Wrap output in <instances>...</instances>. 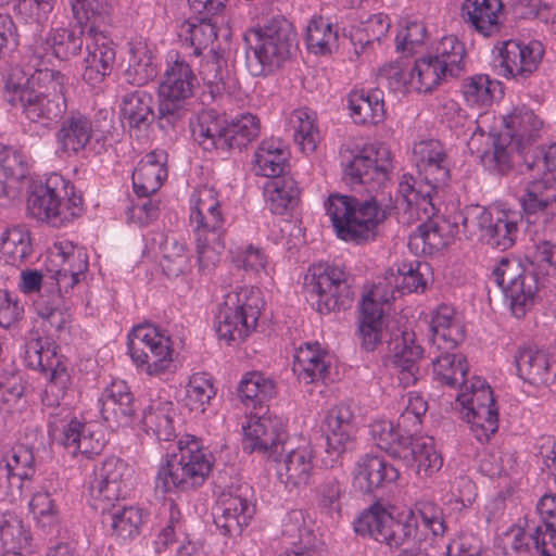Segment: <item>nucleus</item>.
<instances>
[{
	"label": "nucleus",
	"mask_w": 556,
	"mask_h": 556,
	"mask_svg": "<svg viewBox=\"0 0 556 556\" xmlns=\"http://www.w3.org/2000/svg\"><path fill=\"white\" fill-rule=\"evenodd\" d=\"M26 175L24 156L15 150L0 151V200L13 198L20 180Z\"/></svg>",
	"instance_id": "6e6d98bb"
},
{
	"label": "nucleus",
	"mask_w": 556,
	"mask_h": 556,
	"mask_svg": "<svg viewBox=\"0 0 556 556\" xmlns=\"http://www.w3.org/2000/svg\"><path fill=\"white\" fill-rule=\"evenodd\" d=\"M380 289L381 285L374 286L362 300L358 326L362 346L372 352L386 342L393 355L397 379L407 388L415 384L420 377L419 362L424 356V349L418 344L413 329L400 326L399 321H387L381 301H387L388 294L380 295Z\"/></svg>",
	"instance_id": "f257e3e1"
},
{
	"label": "nucleus",
	"mask_w": 556,
	"mask_h": 556,
	"mask_svg": "<svg viewBox=\"0 0 556 556\" xmlns=\"http://www.w3.org/2000/svg\"><path fill=\"white\" fill-rule=\"evenodd\" d=\"M544 47L538 40H506L494 48V72L506 79L522 81L535 73L542 63Z\"/></svg>",
	"instance_id": "6ab92c4d"
},
{
	"label": "nucleus",
	"mask_w": 556,
	"mask_h": 556,
	"mask_svg": "<svg viewBox=\"0 0 556 556\" xmlns=\"http://www.w3.org/2000/svg\"><path fill=\"white\" fill-rule=\"evenodd\" d=\"M350 115L356 124H378L384 117L382 91L354 90L349 98Z\"/></svg>",
	"instance_id": "49530a36"
},
{
	"label": "nucleus",
	"mask_w": 556,
	"mask_h": 556,
	"mask_svg": "<svg viewBox=\"0 0 556 556\" xmlns=\"http://www.w3.org/2000/svg\"><path fill=\"white\" fill-rule=\"evenodd\" d=\"M501 84L488 75L478 74L466 78L462 85L465 101L471 106H488L492 103Z\"/></svg>",
	"instance_id": "774afa93"
},
{
	"label": "nucleus",
	"mask_w": 556,
	"mask_h": 556,
	"mask_svg": "<svg viewBox=\"0 0 556 556\" xmlns=\"http://www.w3.org/2000/svg\"><path fill=\"white\" fill-rule=\"evenodd\" d=\"M539 276L527 261L525 263L516 257H503L494 267L492 277L501 287L516 317L525 316L533 304L539 290Z\"/></svg>",
	"instance_id": "2eb2a0df"
},
{
	"label": "nucleus",
	"mask_w": 556,
	"mask_h": 556,
	"mask_svg": "<svg viewBox=\"0 0 556 556\" xmlns=\"http://www.w3.org/2000/svg\"><path fill=\"white\" fill-rule=\"evenodd\" d=\"M329 365L330 357L319 343H306L294 354L293 371L299 380L308 384L324 379Z\"/></svg>",
	"instance_id": "79ce46f5"
},
{
	"label": "nucleus",
	"mask_w": 556,
	"mask_h": 556,
	"mask_svg": "<svg viewBox=\"0 0 556 556\" xmlns=\"http://www.w3.org/2000/svg\"><path fill=\"white\" fill-rule=\"evenodd\" d=\"M515 362L519 377L533 386H545L553 380L551 356L547 351L536 346L518 350Z\"/></svg>",
	"instance_id": "ea45409f"
},
{
	"label": "nucleus",
	"mask_w": 556,
	"mask_h": 556,
	"mask_svg": "<svg viewBox=\"0 0 556 556\" xmlns=\"http://www.w3.org/2000/svg\"><path fill=\"white\" fill-rule=\"evenodd\" d=\"M213 467V457L194 435L178 441V452L168 455L155 477V489L163 493L193 490L204 483Z\"/></svg>",
	"instance_id": "39448f33"
},
{
	"label": "nucleus",
	"mask_w": 556,
	"mask_h": 556,
	"mask_svg": "<svg viewBox=\"0 0 556 556\" xmlns=\"http://www.w3.org/2000/svg\"><path fill=\"white\" fill-rule=\"evenodd\" d=\"M111 529L116 538L127 541L131 540L140 533L143 525L142 510L138 507H116L114 505L109 511Z\"/></svg>",
	"instance_id": "052dcab7"
},
{
	"label": "nucleus",
	"mask_w": 556,
	"mask_h": 556,
	"mask_svg": "<svg viewBox=\"0 0 556 556\" xmlns=\"http://www.w3.org/2000/svg\"><path fill=\"white\" fill-rule=\"evenodd\" d=\"M67 78L60 71L34 70L28 75L22 67H11L4 77L2 97L11 104H21L26 119L50 127L67 110L65 98Z\"/></svg>",
	"instance_id": "f03ea898"
},
{
	"label": "nucleus",
	"mask_w": 556,
	"mask_h": 556,
	"mask_svg": "<svg viewBox=\"0 0 556 556\" xmlns=\"http://www.w3.org/2000/svg\"><path fill=\"white\" fill-rule=\"evenodd\" d=\"M26 208L33 218L62 227L80 215L83 198L68 179L52 173L43 181L30 186Z\"/></svg>",
	"instance_id": "423d86ee"
},
{
	"label": "nucleus",
	"mask_w": 556,
	"mask_h": 556,
	"mask_svg": "<svg viewBox=\"0 0 556 556\" xmlns=\"http://www.w3.org/2000/svg\"><path fill=\"white\" fill-rule=\"evenodd\" d=\"M242 448L248 453H258L268 458L281 455L288 443V434L281 418L262 413L247 412L242 422Z\"/></svg>",
	"instance_id": "f3484780"
},
{
	"label": "nucleus",
	"mask_w": 556,
	"mask_h": 556,
	"mask_svg": "<svg viewBox=\"0 0 556 556\" xmlns=\"http://www.w3.org/2000/svg\"><path fill=\"white\" fill-rule=\"evenodd\" d=\"M431 341L438 350H454L465 338L464 326L448 305L437 308L431 318Z\"/></svg>",
	"instance_id": "37998d69"
},
{
	"label": "nucleus",
	"mask_w": 556,
	"mask_h": 556,
	"mask_svg": "<svg viewBox=\"0 0 556 556\" xmlns=\"http://www.w3.org/2000/svg\"><path fill=\"white\" fill-rule=\"evenodd\" d=\"M238 393L247 409L262 413L267 409L264 402L275 395L276 386L261 372H248L240 381Z\"/></svg>",
	"instance_id": "de8ad7c7"
},
{
	"label": "nucleus",
	"mask_w": 556,
	"mask_h": 556,
	"mask_svg": "<svg viewBox=\"0 0 556 556\" xmlns=\"http://www.w3.org/2000/svg\"><path fill=\"white\" fill-rule=\"evenodd\" d=\"M176 418L175 404L157 397L151 400L142 409L140 422L147 433L153 434L160 441H170L176 437Z\"/></svg>",
	"instance_id": "4c0bfd02"
},
{
	"label": "nucleus",
	"mask_w": 556,
	"mask_h": 556,
	"mask_svg": "<svg viewBox=\"0 0 556 556\" xmlns=\"http://www.w3.org/2000/svg\"><path fill=\"white\" fill-rule=\"evenodd\" d=\"M22 377L10 374L0 378V420L20 413L25 406Z\"/></svg>",
	"instance_id": "e2e57ef3"
},
{
	"label": "nucleus",
	"mask_w": 556,
	"mask_h": 556,
	"mask_svg": "<svg viewBox=\"0 0 556 556\" xmlns=\"http://www.w3.org/2000/svg\"><path fill=\"white\" fill-rule=\"evenodd\" d=\"M92 134L91 121L79 112H71L54 134L56 155L60 157L77 155L86 149Z\"/></svg>",
	"instance_id": "c756f323"
},
{
	"label": "nucleus",
	"mask_w": 556,
	"mask_h": 556,
	"mask_svg": "<svg viewBox=\"0 0 556 556\" xmlns=\"http://www.w3.org/2000/svg\"><path fill=\"white\" fill-rule=\"evenodd\" d=\"M520 203L530 223H542L545 226L556 223L555 182L534 178L527 185Z\"/></svg>",
	"instance_id": "cd10ccee"
},
{
	"label": "nucleus",
	"mask_w": 556,
	"mask_h": 556,
	"mask_svg": "<svg viewBox=\"0 0 556 556\" xmlns=\"http://www.w3.org/2000/svg\"><path fill=\"white\" fill-rule=\"evenodd\" d=\"M88 27H83L79 35L64 27L51 29L45 39H36L29 47L27 66L33 70L48 68L46 64L52 58L65 61L78 55Z\"/></svg>",
	"instance_id": "412c9836"
},
{
	"label": "nucleus",
	"mask_w": 556,
	"mask_h": 556,
	"mask_svg": "<svg viewBox=\"0 0 556 556\" xmlns=\"http://www.w3.org/2000/svg\"><path fill=\"white\" fill-rule=\"evenodd\" d=\"M542 127L543 121L533 110L515 108L503 117V129L493 137L492 149L481 155L483 166L501 175L508 173L516 156L536 140Z\"/></svg>",
	"instance_id": "20e7f679"
},
{
	"label": "nucleus",
	"mask_w": 556,
	"mask_h": 556,
	"mask_svg": "<svg viewBox=\"0 0 556 556\" xmlns=\"http://www.w3.org/2000/svg\"><path fill=\"white\" fill-rule=\"evenodd\" d=\"M197 86L198 78L190 64L177 53L170 54L157 87V118L162 129H173L182 123Z\"/></svg>",
	"instance_id": "6e6552de"
},
{
	"label": "nucleus",
	"mask_w": 556,
	"mask_h": 556,
	"mask_svg": "<svg viewBox=\"0 0 556 556\" xmlns=\"http://www.w3.org/2000/svg\"><path fill=\"white\" fill-rule=\"evenodd\" d=\"M264 195L269 210L281 215L298 200L299 189L292 179L279 177L265 184Z\"/></svg>",
	"instance_id": "680f3d73"
},
{
	"label": "nucleus",
	"mask_w": 556,
	"mask_h": 556,
	"mask_svg": "<svg viewBox=\"0 0 556 556\" xmlns=\"http://www.w3.org/2000/svg\"><path fill=\"white\" fill-rule=\"evenodd\" d=\"M160 250L162 268L168 277H179L191 271L192 254L184 239L174 233L162 235Z\"/></svg>",
	"instance_id": "c03bdc74"
},
{
	"label": "nucleus",
	"mask_w": 556,
	"mask_h": 556,
	"mask_svg": "<svg viewBox=\"0 0 556 556\" xmlns=\"http://www.w3.org/2000/svg\"><path fill=\"white\" fill-rule=\"evenodd\" d=\"M288 151L275 138L264 139L254 153L253 170L256 175L279 178L287 165Z\"/></svg>",
	"instance_id": "a18cd8bd"
},
{
	"label": "nucleus",
	"mask_w": 556,
	"mask_h": 556,
	"mask_svg": "<svg viewBox=\"0 0 556 556\" xmlns=\"http://www.w3.org/2000/svg\"><path fill=\"white\" fill-rule=\"evenodd\" d=\"M264 306L262 292L256 287L243 286L229 291L215 317L218 338L228 344L244 341L255 330Z\"/></svg>",
	"instance_id": "1a4fd4ad"
},
{
	"label": "nucleus",
	"mask_w": 556,
	"mask_h": 556,
	"mask_svg": "<svg viewBox=\"0 0 556 556\" xmlns=\"http://www.w3.org/2000/svg\"><path fill=\"white\" fill-rule=\"evenodd\" d=\"M504 556H556V538L543 533L541 526L533 533L522 528H511L502 539Z\"/></svg>",
	"instance_id": "c85d7f7f"
},
{
	"label": "nucleus",
	"mask_w": 556,
	"mask_h": 556,
	"mask_svg": "<svg viewBox=\"0 0 556 556\" xmlns=\"http://www.w3.org/2000/svg\"><path fill=\"white\" fill-rule=\"evenodd\" d=\"M288 129L303 153L311 154L316 150L320 135L315 112L306 108L294 110L289 116Z\"/></svg>",
	"instance_id": "09e8293b"
},
{
	"label": "nucleus",
	"mask_w": 556,
	"mask_h": 556,
	"mask_svg": "<svg viewBox=\"0 0 556 556\" xmlns=\"http://www.w3.org/2000/svg\"><path fill=\"white\" fill-rule=\"evenodd\" d=\"M227 123L213 111L201 112L191 123V131L195 141L205 150L226 146Z\"/></svg>",
	"instance_id": "603ef678"
},
{
	"label": "nucleus",
	"mask_w": 556,
	"mask_h": 556,
	"mask_svg": "<svg viewBox=\"0 0 556 556\" xmlns=\"http://www.w3.org/2000/svg\"><path fill=\"white\" fill-rule=\"evenodd\" d=\"M61 294L59 292L51 299L40 296L35 303V309L37 316L41 319V326L50 334L59 336L67 331L72 321L68 309L61 306Z\"/></svg>",
	"instance_id": "864d4df0"
},
{
	"label": "nucleus",
	"mask_w": 556,
	"mask_h": 556,
	"mask_svg": "<svg viewBox=\"0 0 556 556\" xmlns=\"http://www.w3.org/2000/svg\"><path fill=\"white\" fill-rule=\"evenodd\" d=\"M354 420L349 404L341 403L327 412L325 424L328 453L340 455L352 445L356 432Z\"/></svg>",
	"instance_id": "473e14b6"
},
{
	"label": "nucleus",
	"mask_w": 556,
	"mask_h": 556,
	"mask_svg": "<svg viewBox=\"0 0 556 556\" xmlns=\"http://www.w3.org/2000/svg\"><path fill=\"white\" fill-rule=\"evenodd\" d=\"M34 454L24 445L13 447L0 462V488L13 494L34 473Z\"/></svg>",
	"instance_id": "58836bf2"
},
{
	"label": "nucleus",
	"mask_w": 556,
	"mask_h": 556,
	"mask_svg": "<svg viewBox=\"0 0 556 556\" xmlns=\"http://www.w3.org/2000/svg\"><path fill=\"white\" fill-rule=\"evenodd\" d=\"M199 270L210 271L218 262L226 248V217L190 213Z\"/></svg>",
	"instance_id": "5701e85b"
},
{
	"label": "nucleus",
	"mask_w": 556,
	"mask_h": 556,
	"mask_svg": "<svg viewBox=\"0 0 556 556\" xmlns=\"http://www.w3.org/2000/svg\"><path fill=\"white\" fill-rule=\"evenodd\" d=\"M33 245L29 230L24 226H14L1 237L0 253L5 263L18 266L31 254Z\"/></svg>",
	"instance_id": "13d9d810"
},
{
	"label": "nucleus",
	"mask_w": 556,
	"mask_h": 556,
	"mask_svg": "<svg viewBox=\"0 0 556 556\" xmlns=\"http://www.w3.org/2000/svg\"><path fill=\"white\" fill-rule=\"evenodd\" d=\"M399 476V470L381 456L366 454L356 464L353 481L359 491L371 493L394 482Z\"/></svg>",
	"instance_id": "f704fd0d"
},
{
	"label": "nucleus",
	"mask_w": 556,
	"mask_h": 556,
	"mask_svg": "<svg viewBox=\"0 0 556 556\" xmlns=\"http://www.w3.org/2000/svg\"><path fill=\"white\" fill-rule=\"evenodd\" d=\"M278 480L289 490L306 485L314 469V453L309 444L292 446L288 441L286 450L276 458Z\"/></svg>",
	"instance_id": "a878e982"
},
{
	"label": "nucleus",
	"mask_w": 556,
	"mask_h": 556,
	"mask_svg": "<svg viewBox=\"0 0 556 556\" xmlns=\"http://www.w3.org/2000/svg\"><path fill=\"white\" fill-rule=\"evenodd\" d=\"M134 485V469L118 457L105 458L94 467L89 481L91 505L104 514L114 507L119 498L125 497Z\"/></svg>",
	"instance_id": "dca6fc26"
},
{
	"label": "nucleus",
	"mask_w": 556,
	"mask_h": 556,
	"mask_svg": "<svg viewBox=\"0 0 556 556\" xmlns=\"http://www.w3.org/2000/svg\"><path fill=\"white\" fill-rule=\"evenodd\" d=\"M261 132L260 118L252 113H242L231 119L226 126V146L232 148H244Z\"/></svg>",
	"instance_id": "bf43d9fd"
},
{
	"label": "nucleus",
	"mask_w": 556,
	"mask_h": 556,
	"mask_svg": "<svg viewBox=\"0 0 556 556\" xmlns=\"http://www.w3.org/2000/svg\"><path fill=\"white\" fill-rule=\"evenodd\" d=\"M50 433L73 456L80 454L89 458L99 454L104 446L100 431L75 417L64 420L61 427L52 422Z\"/></svg>",
	"instance_id": "b1692460"
},
{
	"label": "nucleus",
	"mask_w": 556,
	"mask_h": 556,
	"mask_svg": "<svg viewBox=\"0 0 556 556\" xmlns=\"http://www.w3.org/2000/svg\"><path fill=\"white\" fill-rule=\"evenodd\" d=\"M337 236L356 243L374 240L386 215L374 199L359 201L348 194H330L325 203Z\"/></svg>",
	"instance_id": "0eeeda50"
},
{
	"label": "nucleus",
	"mask_w": 556,
	"mask_h": 556,
	"mask_svg": "<svg viewBox=\"0 0 556 556\" xmlns=\"http://www.w3.org/2000/svg\"><path fill=\"white\" fill-rule=\"evenodd\" d=\"M24 358L28 367L49 372L42 403L49 407L59 406L66 395L71 377L56 354V348L39 339L31 340L26 344Z\"/></svg>",
	"instance_id": "a211bd4d"
},
{
	"label": "nucleus",
	"mask_w": 556,
	"mask_h": 556,
	"mask_svg": "<svg viewBox=\"0 0 556 556\" xmlns=\"http://www.w3.org/2000/svg\"><path fill=\"white\" fill-rule=\"evenodd\" d=\"M447 74L444 66L431 55L419 58L408 71V88L417 92H430Z\"/></svg>",
	"instance_id": "3c124183"
},
{
	"label": "nucleus",
	"mask_w": 556,
	"mask_h": 556,
	"mask_svg": "<svg viewBox=\"0 0 556 556\" xmlns=\"http://www.w3.org/2000/svg\"><path fill=\"white\" fill-rule=\"evenodd\" d=\"M98 405L110 428L127 426L135 413L134 397L125 381H113L102 392Z\"/></svg>",
	"instance_id": "7c9ffc66"
},
{
	"label": "nucleus",
	"mask_w": 556,
	"mask_h": 556,
	"mask_svg": "<svg viewBox=\"0 0 556 556\" xmlns=\"http://www.w3.org/2000/svg\"><path fill=\"white\" fill-rule=\"evenodd\" d=\"M429 265L422 262L401 263L386 270L384 276L375 286H380V295L388 294V303L396 294L419 293L427 288Z\"/></svg>",
	"instance_id": "bb28decb"
},
{
	"label": "nucleus",
	"mask_w": 556,
	"mask_h": 556,
	"mask_svg": "<svg viewBox=\"0 0 556 556\" xmlns=\"http://www.w3.org/2000/svg\"><path fill=\"white\" fill-rule=\"evenodd\" d=\"M397 458L406 466L413 467L417 475L425 477L439 471L443 465L433 438L428 435H409Z\"/></svg>",
	"instance_id": "72a5a7b5"
},
{
	"label": "nucleus",
	"mask_w": 556,
	"mask_h": 556,
	"mask_svg": "<svg viewBox=\"0 0 556 556\" xmlns=\"http://www.w3.org/2000/svg\"><path fill=\"white\" fill-rule=\"evenodd\" d=\"M294 36L292 25L286 18H274L252 29L245 36L251 73L261 76L279 68L290 56Z\"/></svg>",
	"instance_id": "9d476101"
},
{
	"label": "nucleus",
	"mask_w": 556,
	"mask_h": 556,
	"mask_svg": "<svg viewBox=\"0 0 556 556\" xmlns=\"http://www.w3.org/2000/svg\"><path fill=\"white\" fill-rule=\"evenodd\" d=\"M181 30L193 47L194 55H201L203 51L214 47L217 38L216 21L213 17L190 18L182 25Z\"/></svg>",
	"instance_id": "69168bd1"
},
{
	"label": "nucleus",
	"mask_w": 556,
	"mask_h": 556,
	"mask_svg": "<svg viewBox=\"0 0 556 556\" xmlns=\"http://www.w3.org/2000/svg\"><path fill=\"white\" fill-rule=\"evenodd\" d=\"M282 531L288 538L298 539L299 541L293 542L292 549L286 551L279 556H314L315 538L305 523L302 510H292L287 515Z\"/></svg>",
	"instance_id": "5fc2aeb1"
},
{
	"label": "nucleus",
	"mask_w": 556,
	"mask_h": 556,
	"mask_svg": "<svg viewBox=\"0 0 556 556\" xmlns=\"http://www.w3.org/2000/svg\"><path fill=\"white\" fill-rule=\"evenodd\" d=\"M46 265L58 292L67 293L85 279L89 266L88 254L84 247L66 239L58 240L48 250Z\"/></svg>",
	"instance_id": "aec40b11"
},
{
	"label": "nucleus",
	"mask_w": 556,
	"mask_h": 556,
	"mask_svg": "<svg viewBox=\"0 0 556 556\" xmlns=\"http://www.w3.org/2000/svg\"><path fill=\"white\" fill-rule=\"evenodd\" d=\"M520 219V214L516 211L498 207L488 210L475 205L466 207L455 216V224L458 220L462 223L465 235L475 236L480 232V237L488 244L506 250L516 241ZM456 227L458 228V225Z\"/></svg>",
	"instance_id": "9b49d317"
},
{
	"label": "nucleus",
	"mask_w": 556,
	"mask_h": 556,
	"mask_svg": "<svg viewBox=\"0 0 556 556\" xmlns=\"http://www.w3.org/2000/svg\"><path fill=\"white\" fill-rule=\"evenodd\" d=\"M121 118L131 130H147L155 118L153 96L146 90H135L122 97Z\"/></svg>",
	"instance_id": "a19ab883"
},
{
	"label": "nucleus",
	"mask_w": 556,
	"mask_h": 556,
	"mask_svg": "<svg viewBox=\"0 0 556 556\" xmlns=\"http://www.w3.org/2000/svg\"><path fill=\"white\" fill-rule=\"evenodd\" d=\"M460 11L465 23L482 36L500 33L503 14L501 0H464Z\"/></svg>",
	"instance_id": "e433bc0d"
},
{
	"label": "nucleus",
	"mask_w": 556,
	"mask_h": 556,
	"mask_svg": "<svg viewBox=\"0 0 556 556\" xmlns=\"http://www.w3.org/2000/svg\"><path fill=\"white\" fill-rule=\"evenodd\" d=\"M390 525H393L392 514L380 504H374L354 521V530L389 545Z\"/></svg>",
	"instance_id": "8fccbe9b"
},
{
	"label": "nucleus",
	"mask_w": 556,
	"mask_h": 556,
	"mask_svg": "<svg viewBox=\"0 0 556 556\" xmlns=\"http://www.w3.org/2000/svg\"><path fill=\"white\" fill-rule=\"evenodd\" d=\"M166 160L164 151H152L139 161L132 172V187L138 197L149 198L161 188L167 177Z\"/></svg>",
	"instance_id": "c9c22d12"
},
{
	"label": "nucleus",
	"mask_w": 556,
	"mask_h": 556,
	"mask_svg": "<svg viewBox=\"0 0 556 556\" xmlns=\"http://www.w3.org/2000/svg\"><path fill=\"white\" fill-rule=\"evenodd\" d=\"M303 289L321 314L345 308L353 299L349 274L329 263L312 264L304 275Z\"/></svg>",
	"instance_id": "f8f14e48"
},
{
	"label": "nucleus",
	"mask_w": 556,
	"mask_h": 556,
	"mask_svg": "<svg viewBox=\"0 0 556 556\" xmlns=\"http://www.w3.org/2000/svg\"><path fill=\"white\" fill-rule=\"evenodd\" d=\"M343 159V179L352 186L380 181L392 168V154L384 143L368 144L357 154Z\"/></svg>",
	"instance_id": "4be33fe9"
},
{
	"label": "nucleus",
	"mask_w": 556,
	"mask_h": 556,
	"mask_svg": "<svg viewBox=\"0 0 556 556\" xmlns=\"http://www.w3.org/2000/svg\"><path fill=\"white\" fill-rule=\"evenodd\" d=\"M400 426L401 424L395 426L388 419H377L370 425V435L376 445L394 458L399 457L408 440V437L400 431Z\"/></svg>",
	"instance_id": "338daca9"
},
{
	"label": "nucleus",
	"mask_w": 556,
	"mask_h": 556,
	"mask_svg": "<svg viewBox=\"0 0 556 556\" xmlns=\"http://www.w3.org/2000/svg\"><path fill=\"white\" fill-rule=\"evenodd\" d=\"M86 47L83 78L96 86L112 73L116 52L113 42L96 25L86 30Z\"/></svg>",
	"instance_id": "393cba45"
},
{
	"label": "nucleus",
	"mask_w": 556,
	"mask_h": 556,
	"mask_svg": "<svg viewBox=\"0 0 556 556\" xmlns=\"http://www.w3.org/2000/svg\"><path fill=\"white\" fill-rule=\"evenodd\" d=\"M255 511L254 505L238 494H223L214 511V523L225 535H237Z\"/></svg>",
	"instance_id": "2f4dec72"
},
{
	"label": "nucleus",
	"mask_w": 556,
	"mask_h": 556,
	"mask_svg": "<svg viewBox=\"0 0 556 556\" xmlns=\"http://www.w3.org/2000/svg\"><path fill=\"white\" fill-rule=\"evenodd\" d=\"M413 155L419 181L405 174L397 192L403 202L415 210L419 217L428 218L435 213L439 190L450 178L448 160L442 143L434 139L416 142Z\"/></svg>",
	"instance_id": "7ed1b4c3"
},
{
	"label": "nucleus",
	"mask_w": 556,
	"mask_h": 556,
	"mask_svg": "<svg viewBox=\"0 0 556 556\" xmlns=\"http://www.w3.org/2000/svg\"><path fill=\"white\" fill-rule=\"evenodd\" d=\"M456 402L460 406L462 418L470 425V431L478 441H488L497 431L498 413L485 380L476 376L466 379L459 386Z\"/></svg>",
	"instance_id": "ddd939ff"
},
{
	"label": "nucleus",
	"mask_w": 556,
	"mask_h": 556,
	"mask_svg": "<svg viewBox=\"0 0 556 556\" xmlns=\"http://www.w3.org/2000/svg\"><path fill=\"white\" fill-rule=\"evenodd\" d=\"M440 355L432 361L435 380L442 384L455 388L466 380L468 371L464 355L452 353L453 350H438Z\"/></svg>",
	"instance_id": "4d7b16f0"
},
{
	"label": "nucleus",
	"mask_w": 556,
	"mask_h": 556,
	"mask_svg": "<svg viewBox=\"0 0 556 556\" xmlns=\"http://www.w3.org/2000/svg\"><path fill=\"white\" fill-rule=\"evenodd\" d=\"M157 75L156 64L146 46L131 48V58L125 72L126 79L134 86H144Z\"/></svg>",
	"instance_id": "0e129e2a"
},
{
	"label": "nucleus",
	"mask_w": 556,
	"mask_h": 556,
	"mask_svg": "<svg viewBox=\"0 0 556 556\" xmlns=\"http://www.w3.org/2000/svg\"><path fill=\"white\" fill-rule=\"evenodd\" d=\"M128 353L132 363L149 376L175 370L173 341L169 334L152 325H139L128 334Z\"/></svg>",
	"instance_id": "4468645a"
}]
</instances>
